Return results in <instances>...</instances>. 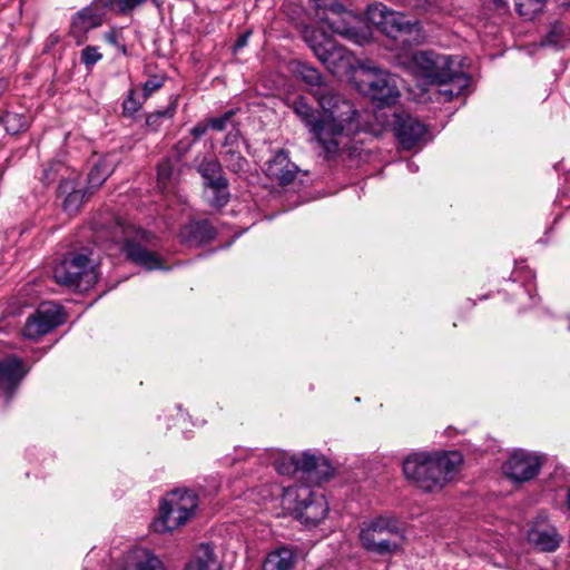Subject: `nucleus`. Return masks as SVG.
Masks as SVG:
<instances>
[{"label":"nucleus","mask_w":570,"mask_h":570,"mask_svg":"<svg viewBox=\"0 0 570 570\" xmlns=\"http://www.w3.org/2000/svg\"><path fill=\"white\" fill-rule=\"evenodd\" d=\"M288 106L308 128L313 138L324 151L326 159L336 157L344 136L357 131V111L346 99L332 100V111L315 110L303 96L295 97Z\"/></svg>","instance_id":"obj_1"},{"label":"nucleus","mask_w":570,"mask_h":570,"mask_svg":"<svg viewBox=\"0 0 570 570\" xmlns=\"http://www.w3.org/2000/svg\"><path fill=\"white\" fill-rule=\"evenodd\" d=\"M461 463L462 455L456 451L434 454L413 452L403 461V473L424 492H435L454 478Z\"/></svg>","instance_id":"obj_2"},{"label":"nucleus","mask_w":570,"mask_h":570,"mask_svg":"<svg viewBox=\"0 0 570 570\" xmlns=\"http://www.w3.org/2000/svg\"><path fill=\"white\" fill-rule=\"evenodd\" d=\"M411 68L415 76L431 83L445 85L448 81H455L458 91L465 89L470 83V77L461 70L452 56L431 50L419 51L411 58Z\"/></svg>","instance_id":"obj_3"},{"label":"nucleus","mask_w":570,"mask_h":570,"mask_svg":"<svg viewBox=\"0 0 570 570\" xmlns=\"http://www.w3.org/2000/svg\"><path fill=\"white\" fill-rule=\"evenodd\" d=\"M360 541L363 548L379 556H391L400 551L404 533L400 522L390 515H379L361 524Z\"/></svg>","instance_id":"obj_4"},{"label":"nucleus","mask_w":570,"mask_h":570,"mask_svg":"<svg viewBox=\"0 0 570 570\" xmlns=\"http://www.w3.org/2000/svg\"><path fill=\"white\" fill-rule=\"evenodd\" d=\"M366 18L379 31L394 40L402 39L404 43L422 42V26L416 19H409L405 14L389 9L382 2L367 7Z\"/></svg>","instance_id":"obj_5"},{"label":"nucleus","mask_w":570,"mask_h":570,"mask_svg":"<svg viewBox=\"0 0 570 570\" xmlns=\"http://www.w3.org/2000/svg\"><path fill=\"white\" fill-rule=\"evenodd\" d=\"M282 502L295 513L296 518L307 524L316 525L325 519L328 503L323 494H317L307 485H289L284 489Z\"/></svg>","instance_id":"obj_6"},{"label":"nucleus","mask_w":570,"mask_h":570,"mask_svg":"<svg viewBox=\"0 0 570 570\" xmlns=\"http://www.w3.org/2000/svg\"><path fill=\"white\" fill-rule=\"evenodd\" d=\"M198 505L197 495L189 490H174L159 507V518L155 521V531L163 533L183 525L193 515Z\"/></svg>","instance_id":"obj_7"},{"label":"nucleus","mask_w":570,"mask_h":570,"mask_svg":"<svg viewBox=\"0 0 570 570\" xmlns=\"http://www.w3.org/2000/svg\"><path fill=\"white\" fill-rule=\"evenodd\" d=\"M275 469L279 474L292 475L298 472L316 483L326 481L333 475L331 462L323 455L304 452L302 458L283 455L275 461Z\"/></svg>","instance_id":"obj_8"},{"label":"nucleus","mask_w":570,"mask_h":570,"mask_svg":"<svg viewBox=\"0 0 570 570\" xmlns=\"http://www.w3.org/2000/svg\"><path fill=\"white\" fill-rule=\"evenodd\" d=\"M315 14L333 33L358 42L360 35L356 24L360 19L346 10L343 4L337 1L321 3L320 0H315Z\"/></svg>","instance_id":"obj_9"},{"label":"nucleus","mask_w":570,"mask_h":570,"mask_svg":"<svg viewBox=\"0 0 570 570\" xmlns=\"http://www.w3.org/2000/svg\"><path fill=\"white\" fill-rule=\"evenodd\" d=\"M305 39L317 59L333 73L351 65L350 51L337 45L323 30L305 32Z\"/></svg>","instance_id":"obj_10"},{"label":"nucleus","mask_w":570,"mask_h":570,"mask_svg":"<svg viewBox=\"0 0 570 570\" xmlns=\"http://www.w3.org/2000/svg\"><path fill=\"white\" fill-rule=\"evenodd\" d=\"M360 68L365 75L362 85L373 100L390 104L399 97L395 78L390 72L370 60L362 62Z\"/></svg>","instance_id":"obj_11"},{"label":"nucleus","mask_w":570,"mask_h":570,"mask_svg":"<svg viewBox=\"0 0 570 570\" xmlns=\"http://www.w3.org/2000/svg\"><path fill=\"white\" fill-rule=\"evenodd\" d=\"M95 277L89 257L81 253H71L53 268L55 281L65 286H79L83 278L90 283Z\"/></svg>","instance_id":"obj_12"},{"label":"nucleus","mask_w":570,"mask_h":570,"mask_svg":"<svg viewBox=\"0 0 570 570\" xmlns=\"http://www.w3.org/2000/svg\"><path fill=\"white\" fill-rule=\"evenodd\" d=\"M65 322L62 308L53 302H43L27 318L23 335L36 340L48 334Z\"/></svg>","instance_id":"obj_13"},{"label":"nucleus","mask_w":570,"mask_h":570,"mask_svg":"<svg viewBox=\"0 0 570 570\" xmlns=\"http://www.w3.org/2000/svg\"><path fill=\"white\" fill-rule=\"evenodd\" d=\"M542 460L539 455L523 450H515L502 465L504 475L514 482H525L533 479L540 471Z\"/></svg>","instance_id":"obj_14"},{"label":"nucleus","mask_w":570,"mask_h":570,"mask_svg":"<svg viewBox=\"0 0 570 570\" xmlns=\"http://www.w3.org/2000/svg\"><path fill=\"white\" fill-rule=\"evenodd\" d=\"M299 75L302 80L311 87L309 94L322 109L332 111L331 107H328L332 100L344 99L331 85L324 81L323 76L316 68L303 65L299 68Z\"/></svg>","instance_id":"obj_15"},{"label":"nucleus","mask_w":570,"mask_h":570,"mask_svg":"<svg viewBox=\"0 0 570 570\" xmlns=\"http://www.w3.org/2000/svg\"><path fill=\"white\" fill-rule=\"evenodd\" d=\"M28 371L22 360L14 355L0 360V393L3 394L7 403L12 399Z\"/></svg>","instance_id":"obj_16"},{"label":"nucleus","mask_w":570,"mask_h":570,"mask_svg":"<svg viewBox=\"0 0 570 570\" xmlns=\"http://www.w3.org/2000/svg\"><path fill=\"white\" fill-rule=\"evenodd\" d=\"M394 131L402 147L412 149L425 141L426 126L410 115H400L396 116Z\"/></svg>","instance_id":"obj_17"},{"label":"nucleus","mask_w":570,"mask_h":570,"mask_svg":"<svg viewBox=\"0 0 570 570\" xmlns=\"http://www.w3.org/2000/svg\"><path fill=\"white\" fill-rule=\"evenodd\" d=\"M222 158L226 168L236 175H242L248 170V161L242 155L239 131H229L226 135Z\"/></svg>","instance_id":"obj_18"},{"label":"nucleus","mask_w":570,"mask_h":570,"mask_svg":"<svg viewBox=\"0 0 570 570\" xmlns=\"http://www.w3.org/2000/svg\"><path fill=\"white\" fill-rule=\"evenodd\" d=\"M102 18L96 10L86 7L78 11L71 20L70 35L75 38L77 45H81L86 40V35L101 26Z\"/></svg>","instance_id":"obj_19"},{"label":"nucleus","mask_w":570,"mask_h":570,"mask_svg":"<svg viewBox=\"0 0 570 570\" xmlns=\"http://www.w3.org/2000/svg\"><path fill=\"white\" fill-rule=\"evenodd\" d=\"M266 173L281 185H288L296 177L297 166L289 160L288 155L284 150H279L266 164Z\"/></svg>","instance_id":"obj_20"},{"label":"nucleus","mask_w":570,"mask_h":570,"mask_svg":"<svg viewBox=\"0 0 570 570\" xmlns=\"http://www.w3.org/2000/svg\"><path fill=\"white\" fill-rule=\"evenodd\" d=\"M528 539L535 548L541 551H554L562 540L556 528L547 523L534 524L529 533Z\"/></svg>","instance_id":"obj_21"},{"label":"nucleus","mask_w":570,"mask_h":570,"mask_svg":"<svg viewBox=\"0 0 570 570\" xmlns=\"http://www.w3.org/2000/svg\"><path fill=\"white\" fill-rule=\"evenodd\" d=\"M126 257L147 271L163 268V262L158 255L135 240H127L122 247Z\"/></svg>","instance_id":"obj_22"},{"label":"nucleus","mask_w":570,"mask_h":570,"mask_svg":"<svg viewBox=\"0 0 570 570\" xmlns=\"http://www.w3.org/2000/svg\"><path fill=\"white\" fill-rule=\"evenodd\" d=\"M179 235L184 243L191 246L209 243L215 238L216 232L208 220H198L185 225Z\"/></svg>","instance_id":"obj_23"},{"label":"nucleus","mask_w":570,"mask_h":570,"mask_svg":"<svg viewBox=\"0 0 570 570\" xmlns=\"http://www.w3.org/2000/svg\"><path fill=\"white\" fill-rule=\"evenodd\" d=\"M58 195L62 198L63 210L68 214H75L82 206L86 191L79 188L75 180L63 179L58 186Z\"/></svg>","instance_id":"obj_24"},{"label":"nucleus","mask_w":570,"mask_h":570,"mask_svg":"<svg viewBox=\"0 0 570 570\" xmlns=\"http://www.w3.org/2000/svg\"><path fill=\"white\" fill-rule=\"evenodd\" d=\"M124 570H165L161 560L146 549L132 550L126 560Z\"/></svg>","instance_id":"obj_25"},{"label":"nucleus","mask_w":570,"mask_h":570,"mask_svg":"<svg viewBox=\"0 0 570 570\" xmlns=\"http://www.w3.org/2000/svg\"><path fill=\"white\" fill-rule=\"evenodd\" d=\"M116 159L111 155H107L98 159L88 174V184L91 188L100 187L104 181L114 173L116 168Z\"/></svg>","instance_id":"obj_26"},{"label":"nucleus","mask_w":570,"mask_h":570,"mask_svg":"<svg viewBox=\"0 0 570 570\" xmlns=\"http://www.w3.org/2000/svg\"><path fill=\"white\" fill-rule=\"evenodd\" d=\"M185 570H222V568L214 554L213 548L209 544L203 543Z\"/></svg>","instance_id":"obj_27"},{"label":"nucleus","mask_w":570,"mask_h":570,"mask_svg":"<svg viewBox=\"0 0 570 570\" xmlns=\"http://www.w3.org/2000/svg\"><path fill=\"white\" fill-rule=\"evenodd\" d=\"M295 562V553L288 548H279L271 552L263 566V570H292Z\"/></svg>","instance_id":"obj_28"},{"label":"nucleus","mask_w":570,"mask_h":570,"mask_svg":"<svg viewBox=\"0 0 570 570\" xmlns=\"http://www.w3.org/2000/svg\"><path fill=\"white\" fill-rule=\"evenodd\" d=\"M197 170L204 178L205 186L214 184L218 178H225L222 164L214 157L204 158L198 165Z\"/></svg>","instance_id":"obj_29"},{"label":"nucleus","mask_w":570,"mask_h":570,"mask_svg":"<svg viewBox=\"0 0 570 570\" xmlns=\"http://www.w3.org/2000/svg\"><path fill=\"white\" fill-rule=\"evenodd\" d=\"M212 190L209 204L212 207L222 208L229 200L228 180L226 178H218L214 184L207 185Z\"/></svg>","instance_id":"obj_30"},{"label":"nucleus","mask_w":570,"mask_h":570,"mask_svg":"<svg viewBox=\"0 0 570 570\" xmlns=\"http://www.w3.org/2000/svg\"><path fill=\"white\" fill-rule=\"evenodd\" d=\"M2 122L6 127V130L11 135H17L21 131H24L29 127V119L24 115L11 111H8L3 115Z\"/></svg>","instance_id":"obj_31"},{"label":"nucleus","mask_w":570,"mask_h":570,"mask_svg":"<svg viewBox=\"0 0 570 570\" xmlns=\"http://www.w3.org/2000/svg\"><path fill=\"white\" fill-rule=\"evenodd\" d=\"M544 2L546 0H515L514 4L521 17L531 19L533 13L541 10Z\"/></svg>","instance_id":"obj_32"},{"label":"nucleus","mask_w":570,"mask_h":570,"mask_svg":"<svg viewBox=\"0 0 570 570\" xmlns=\"http://www.w3.org/2000/svg\"><path fill=\"white\" fill-rule=\"evenodd\" d=\"M173 177V165L169 159H164L159 163L157 167V180L158 186L163 190H166L169 187L170 180Z\"/></svg>","instance_id":"obj_33"},{"label":"nucleus","mask_w":570,"mask_h":570,"mask_svg":"<svg viewBox=\"0 0 570 570\" xmlns=\"http://www.w3.org/2000/svg\"><path fill=\"white\" fill-rule=\"evenodd\" d=\"M147 0H109L108 4L115 7L121 14H127L142 6Z\"/></svg>","instance_id":"obj_34"},{"label":"nucleus","mask_w":570,"mask_h":570,"mask_svg":"<svg viewBox=\"0 0 570 570\" xmlns=\"http://www.w3.org/2000/svg\"><path fill=\"white\" fill-rule=\"evenodd\" d=\"M102 58V55L98 51L97 47L87 46L81 51V62L87 67H91Z\"/></svg>","instance_id":"obj_35"},{"label":"nucleus","mask_w":570,"mask_h":570,"mask_svg":"<svg viewBox=\"0 0 570 570\" xmlns=\"http://www.w3.org/2000/svg\"><path fill=\"white\" fill-rule=\"evenodd\" d=\"M234 115H235V110H228L220 117L210 118L208 120V126H209V128H212L214 130L222 131V130L226 129L227 124L232 120Z\"/></svg>","instance_id":"obj_36"},{"label":"nucleus","mask_w":570,"mask_h":570,"mask_svg":"<svg viewBox=\"0 0 570 570\" xmlns=\"http://www.w3.org/2000/svg\"><path fill=\"white\" fill-rule=\"evenodd\" d=\"M563 32H564L563 24L560 22H554L551 26V29L547 36L546 43L559 46L561 42V38L563 36Z\"/></svg>","instance_id":"obj_37"},{"label":"nucleus","mask_w":570,"mask_h":570,"mask_svg":"<svg viewBox=\"0 0 570 570\" xmlns=\"http://www.w3.org/2000/svg\"><path fill=\"white\" fill-rule=\"evenodd\" d=\"M164 85V78L160 76H151L144 83V96L148 98L153 92L160 89Z\"/></svg>","instance_id":"obj_38"},{"label":"nucleus","mask_w":570,"mask_h":570,"mask_svg":"<svg viewBox=\"0 0 570 570\" xmlns=\"http://www.w3.org/2000/svg\"><path fill=\"white\" fill-rule=\"evenodd\" d=\"M140 108V104L135 99V91L130 90L128 97L122 104L125 115L131 116Z\"/></svg>","instance_id":"obj_39"},{"label":"nucleus","mask_w":570,"mask_h":570,"mask_svg":"<svg viewBox=\"0 0 570 570\" xmlns=\"http://www.w3.org/2000/svg\"><path fill=\"white\" fill-rule=\"evenodd\" d=\"M448 85L450 86V88L441 89L440 92L442 95H444L449 100H451L454 96H458L463 91V89L458 91V88H456L458 82H455V81H448L444 86H448Z\"/></svg>","instance_id":"obj_40"},{"label":"nucleus","mask_w":570,"mask_h":570,"mask_svg":"<svg viewBox=\"0 0 570 570\" xmlns=\"http://www.w3.org/2000/svg\"><path fill=\"white\" fill-rule=\"evenodd\" d=\"M60 41V36L56 32L50 33L45 41V51L51 50Z\"/></svg>","instance_id":"obj_41"},{"label":"nucleus","mask_w":570,"mask_h":570,"mask_svg":"<svg viewBox=\"0 0 570 570\" xmlns=\"http://www.w3.org/2000/svg\"><path fill=\"white\" fill-rule=\"evenodd\" d=\"M208 128V124H197L195 127L191 128L190 134L194 136V139L197 140L206 134Z\"/></svg>","instance_id":"obj_42"},{"label":"nucleus","mask_w":570,"mask_h":570,"mask_svg":"<svg viewBox=\"0 0 570 570\" xmlns=\"http://www.w3.org/2000/svg\"><path fill=\"white\" fill-rule=\"evenodd\" d=\"M249 36H250V32H249V31L244 32L243 35H240V36L237 38V40H236V42H235V45H234V50H235V51H237V50H239V49L244 48V47L247 45V42H248V38H249Z\"/></svg>","instance_id":"obj_43"},{"label":"nucleus","mask_w":570,"mask_h":570,"mask_svg":"<svg viewBox=\"0 0 570 570\" xmlns=\"http://www.w3.org/2000/svg\"><path fill=\"white\" fill-rule=\"evenodd\" d=\"M105 39H106L109 43H111V45H114V46H117V47L119 46V45H118V33H117L115 30H111V31L107 32V33L105 35Z\"/></svg>","instance_id":"obj_44"},{"label":"nucleus","mask_w":570,"mask_h":570,"mask_svg":"<svg viewBox=\"0 0 570 570\" xmlns=\"http://www.w3.org/2000/svg\"><path fill=\"white\" fill-rule=\"evenodd\" d=\"M166 114H167L166 111H163V112H157V114H154V115H149L147 117V125L151 126L154 122H156V119H158L159 117H164Z\"/></svg>","instance_id":"obj_45"},{"label":"nucleus","mask_w":570,"mask_h":570,"mask_svg":"<svg viewBox=\"0 0 570 570\" xmlns=\"http://www.w3.org/2000/svg\"><path fill=\"white\" fill-rule=\"evenodd\" d=\"M153 2H154L158 8H160V7L163 6V3H164V1H163V0H153Z\"/></svg>","instance_id":"obj_46"},{"label":"nucleus","mask_w":570,"mask_h":570,"mask_svg":"<svg viewBox=\"0 0 570 570\" xmlns=\"http://www.w3.org/2000/svg\"><path fill=\"white\" fill-rule=\"evenodd\" d=\"M567 503H568V507L570 509V487H569V490H568V493H567Z\"/></svg>","instance_id":"obj_47"},{"label":"nucleus","mask_w":570,"mask_h":570,"mask_svg":"<svg viewBox=\"0 0 570 570\" xmlns=\"http://www.w3.org/2000/svg\"><path fill=\"white\" fill-rule=\"evenodd\" d=\"M121 50L124 53H126V47L125 46H121Z\"/></svg>","instance_id":"obj_48"}]
</instances>
